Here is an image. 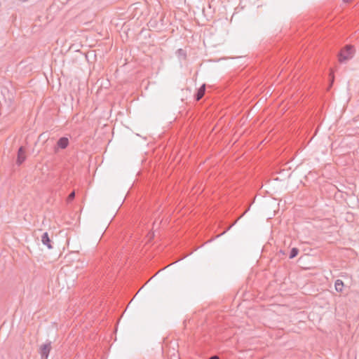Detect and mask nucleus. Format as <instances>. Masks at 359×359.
I'll return each instance as SVG.
<instances>
[{
	"instance_id": "f257e3e1",
	"label": "nucleus",
	"mask_w": 359,
	"mask_h": 359,
	"mask_svg": "<svg viewBox=\"0 0 359 359\" xmlns=\"http://www.w3.org/2000/svg\"><path fill=\"white\" fill-rule=\"evenodd\" d=\"M354 47L351 45H346L338 54L339 62H346L353 57Z\"/></svg>"
},
{
	"instance_id": "f03ea898",
	"label": "nucleus",
	"mask_w": 359,
	"mask_h": 359,
	"mask_svg": "<svg viewBox=\"0 0 359 359\" xmlns=\"http://www.w3.org/2000/svg\"><path fill=\"white\" fill-rule=\"evenodd\" d=\"M51 349V341H47L45 344H41L39 350V353L41 355V359H48Z\"/></svg>"
},
{
	"instance_id": "7ed1b4c3",
	"label": "nucleus",
	"mask_w": 359,
	"mask_h": 359,
	"mask_svg": "<svg viewBox=\"0 0 359 359\" xmlns=\"http://www.w3.org/2000/svg\"><path fill=\"white\" fill-rule=\"evenodd\" d=\"M26 149L23 146H21L18 151L16 164L20 165L26 160Z\"/></svg>"
},
{
	"instance_id": "20e7f679",
	"label": "nucleus",
	"mask_w": 359,
	"mask_h": 359,
	"mask_svg": "<svg viewBox=\"0 0 359 359\" xmlns=\"http://www.w3.org/2000/svg\"><path fill=\"white\" fill-rule=\"evenodd\" d=\"M206 86L205 84H203L197 90L196 93L194 95V98L196 101H199L204 96L205 93Z\"/></svg>"
},
{
	"instance_id": "39448f33",
	"label": "nucleus",
	"mask_w": 359,
	"mask_h": 359,
	"mask_svg": "<svg viewBox=\"0 0 359 359\" xmlns=\"http://www.w3.org/2000/svg\"><path fill=\"white\" fill-rule=\"evenodd\" d=\"M69 143V139L66 137H62L57 140V145L59 148L65 149L68 147Z\"/></svg>"
},
{
	"instance_id": "423d86ee",
	"label": "nucleus",
	"mask_w": 359,
	"mask_h": 359,
	"mask_svg": "<svg viewBox=\"0 0 359 359\" xmlns=\"http://www.w3.org/2000/svg\"><path fill=\"white\" fill-rule=\"evenodd\" d=\"M41 242L44 245H46L48 249H51V240L50 239L49 235L47 232H45L41 236Z\"/></svg>"
},
{
	"instance_id": "0eeeda50",
	"label": "nucleus",
	"mask_w": 359,
	"mask_h": 359,
	"mask_svg": "<svg viewBox=\"0 0 359 359\" xmlns=\"http://www.w3.org/2000/svg\"><path fill=\"white\" fill-rule=\"evenodd\" d=\"M335 290L338 292L341 293L343 292L344 288V283L341 280H337L334 283Z\"/></svg>"
},
{
	"instance_id": "6e6552de",
	"label": "nucleus",
	"mask_w": 359,
	"mask_h": 359,
	"mask_svg": "<svg viewBox=\"0 0 359 359\" xmlns=\"http://www.w3.org/2000/svg\"><path fill=\"white\" fill-rule=\"evenodd\" d=\"M176 54L179 58L185 60L187 57V53L186 51L182 48L178 49L176 51Z\"/></svg>"
},
{
	"instance_id": "1a4fd4ad",
	"label": "nucleus",
	"mask_w": 359,
	"mask_h": 359,
	"mask_svg": "<svg viewBox=\"0 0 359 359\" xmlns=\"http://www.w3.org/2000/svg\"><path fill=\"white\" fill-rule=\"evenodd\" d=\"M299 252V250L298 248H292L290 252L289 258L293 259V258L296 257L297 256Z\"/></svg>"
},
{
	"instance_id": "9d476101",
	"label": "nucleus",
	"mask_w": 359,
	"mask_h": 359,
	"mask_svg": "<svg viewBox=\"0 0 359 359\" xmlns=\"http://www.w3.org/2000/svg\"><path fill=\"white\" fill-rule=\"evenodd\" d=\"M75 198V192L74 191H72L67 196V202H71L72 201H73Z\"/></svg>"
},
{
	"instance_id": "9b49d317",
	"label": "nucleus",
	"mask_w": 359,
	"mask_h": 359,
	"mask_svg": "<svg viewBox=\"0 0 359 359\" xmlns=\"http://www.w3.org/2000/svg\"><path fill=\"white\" fill-rule=\"evenodd\" d=\"M209 359H219V356L215 355L209 358Z\"/></svg>"
},
{
	"instance_id": "f8f14e48",
	"label": "nucleus",
	"mask_w": 359,
	"mask_h": 359,
	"mask_svg": "<svg viewBox=\"0 0 359 359\" xmlns=\"http://www.w3.org/2000/svg\"><path fill=\"white\" fill-rule=\"evenodd\" d=\"M280 252H281V254L285 255V252H283L282 250H280Z\"/></svg>"
}]
</instances>
